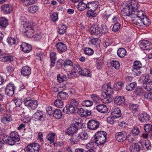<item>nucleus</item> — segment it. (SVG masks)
Here are the masks:
<instances>
[{"instance_id":"30","label":"nucleus","mask_w":152,"mask_h":152,"mask_svg":"<svg viewBox=\"0 0 152 152\" xmlns=\"http://www.w3.org/2000/svg\"><path fill=\"white\" fill-rule=\"evenodd\" d=\"M78 137L82 140H86L88 138V133L84 131L80 132L78 134Z\"/></svg>"},{"instance_id":"10","label":"nucleus","mask_w":152,"mask_h":152,"mask_svg":"<svg viewBox=\"0 0 152 152\" xmlns=\"http://www.w3.org/2000/svg\"><path fill=\"white\" fill-rule=\"evenodd\" d=\"M15 88V87L13 84H8L5 88L6 94L10 96H12L14 93Z\"/></svg>"},{"instance_id":"13","label":"nucleus","mask_w":152,"mask_h":152,"mask_svg":"<svg viewBox=\"0 0 152 152\" xmlns=\"http://www.w3.org/2000/svg\"><path fill=\"white\" fill-rule=\"evenodd\" d=\"M72 69L71 74L74 75V74L77 73L80 75V74H82L81 72L82 70V68L78 64H74L72 66Z\"/></svg>"},{"instance_id":"61","label":"nucleus","mask_w":152,"mask_h":152,"mask_svg":"<svg viewBox=\"0 0 152 152\" xmlns=\"http://www.w3.org/2000/svg\"><path fill=\"white\" fill-rule=\"evenodd\" d=\"M120 24L118 23H115L114 25L113 28V31L114 32L118 31L120 27Z\"/></svg>"},{"instance_id":"33","label":"nucleus","mask_w":152,"mask_h":152,"mask_svg":"<svg viewBox=\"0 0 152 152\" xmlns=\"http://www.w3.org/2000/svg\"><path fill=\"white\" fill-rule=\"evenodd\" d=\"M53 114L54 117L57 119H60L62 115V113L61 111L58 109H55L53 112Z\"/></svg>"},{"instance_id":"59","label":"nucleus","mask_w":152,"mask_h":152,"mask_svg":"<svg viewBox=\"0 0 152 152\" xmlns=\"http://www.w3.org/2000/svg\"><path fill=\"white\" fill-rule=\"evenodd\" d=\"M7 42L10 45H12L15 44V39L13 37H9L7 38Z\"/></svg>"},{"instance_id":"17","label":"nucleus","mask_w":152,"mask_h":152,"mask_svg":"<svg viewBox=\"0 0 152 152\" xmlns=\"http://www.w3.org/2000/svg\"><path fill=\"white\" fill-rule=\"evenodd\" d=\"M125 101V97L123 96H116L114 100V103L118 105H120L124 103Z\"/></svg>"},{"instance_id":"7","label":"nucleus","mask_w":152,"mask_h":152,"mask_svg":"<svg viewBox=\"0 0 152 152\" xmlns=\"http://www.w3.org/2000/svg\"><path fill=\"white\" fill-rule=\"evenodd\" d=\"M139 45L141 48L144 50H149L152 48V44L147 40L140 41Z\"/></svg>"},{"instance_id":"60","label":"nucleus","mask_w":152,"mask_h":152,"mask_svg":"<svg viewBox=\"0 0 152 152\" xmlns=\"http://www.w3.org/2000/svg\"><path fill=\"white\" fill-rule=\"evenodd\" d=\"M51 20L53 22H55L58 19V14L57 12H54L50 16Z\"/></svg>"},{"instance_id":"22","label":"nucleus","mask_w":152,"mask_h":152,"mask_svg":"<svg viewBox=\"0 0 152 152\" xmlns=\"http://www.w3.org/2000/svg\"><path fill=\"white\" fill-rule=\"evenodd\" d=\"M111 115L113 118H117L121 116V111L118 108H114L111 113Z\"/></svg>"},{"instance_id":"44","label":"nucleus","mask_w":152,"mask_h":152,"mask_svg":"<svg viewBox=\"0 0 152 152\" xmlns=\"http://www.w3.org/2000/svg\"><path fill=\"white\" fill-rule=\"evenodd\" d=\"M95 145V142H90L86 145V146L87 149L90 150H93V149L96 148Z\"/></svg>"},{"instance_id":"6","label":"nucleus","mask_w":152,"mask_h":152,"mask_svg":"<svg viewBox=\"0 0 152 152\" xmlns=\"http://www.w3.org/2000/svg\"><path fill=\"white\" fill-rule=\"evenodd\" d=\"M102 89L105 95H111L113 92V89L111 87V82L107 83L106 85L103 86Z\"/></svg>"},{"instance_id":"32","label":"nucleus","mask_w":152,"mask_h":152,"mask_svg":"<svg viewBox=\"0 0 152 152\" xmlns=\"http://www.w3.org/2000/svg\"><path fill=\"white\" fill-rule=\"evenodd\" d=\"M7 19L3 17H0V26L4 29L8 25Z\"/></svg>"},{"instance_id":"54","label":"nucleus","mask_w":152,"mask_h":152,"mask_svg":"<svg viewBox=\"0 0 152 152\" xmlns=\"http://www.w3.org/2000/svg\"><path fill=\"white\" fill-rule=\"evenodd\" d=\"M95 11L88 10L87 13V16L89 18L95 17L96 14L95 12Z\"/></svg>"},{"instance_id":"47","label":"nucleus","mask_w":152,"mask_h":152,"mask_svg":"<svg viewBox=\"0 0 152 152\" xmlns=\"http://www.w3.org/2000/svg\"><path fill=\"white\" fill-rule=\"evenodd\" d=\"M84 52L86 54L89 56L91 55L94 53V50L92 49L87 47L84 48Z\"/></svg>"},{"instance_id":"42","label":"nucleus","mask_w":152,"mask_h":152,"mask_svg":"<svg viewBox=\"0 0 152 152\" xmlns=\"http://www.w3.org/2000/svg\"><path fill=\"white\" fill-rule=\"evenodd\" d=\"M136 85V83L135 82L132 83L126 86V89L128 91H132L134 89Z\"/></svg>"},{"instance_id":"20","label":"nucleus","mask_w":152,"mask_h":152,"mask_svg":"<svg viewBox=\"0 0 152 152\" xmlns=\"http://www.w3.org/2000/svg\"><path fill=\"white\" fill-rule=\"evenodd\" d=\"M21 75L24 76H28L31 73V69L29 67L27 66H23L21 71Z\"/></svg>"},{"instance_id":"50","label":"nucleus","mask_w":152,"mask_h":152,"mask_svg":"<svg viewBox=\"0 0 152 152\" xmlns=\"http://www.w3.org/2000/svg\"><path fill=\"white\" fill-rule=\"evenodd\" d=\"M12 120V118L9 116H7L1 118V121L2 123H8Z\"/></svg>"},{"instance_id":"29","label":"nucleus","mask_w":152,"mask_h":152,"mask_svg":"<svg viewBox=\"0 0 152 152\" xmlns=\"http://www.w3.org/2000/svg\"><path fill=\"white\" fill-rule=\"evenodd\" d=\"M118 56L121 58H124L126 54V50L124 48H119L117 52Z\"/></svg>"},{"instance_id":"18","label":"nucleus","mask_w":152,"mask_h":152,"mask_svg":"<svg viewBox=\"0 0 152 152\" xmlns=\"http://www.w3.org/2000/svg\"><path fill=\"white\" fill-rule=\"evenodd\" d=\"M2 140L3 141H4V142H5L7 144H8L11 145H15V142H16L10 136H6L3 137Z\"/></svg>"},{"instance_id":"9","label":"nucleus","mask_w":152,"mask_h":152,"mask_svg":"<svg viewBox=\"0 0 152 152\" xmlns=\"http://www.w3.org/2000/svg\"><path fill=\"white\" fill-rule=\"evenodd\" d=\"M127 134L126 132L123 131L118 132L115 134V138L119 142H122L125 140L127 138Z\"/></svg>"},{"instance_id":"25","label":"nucleus","mask_w":152,"mask_h":152,"mask_svg":"<svg viewBox=\"0 0 152 152\" xmlns=\"http://www.w3.org/2000/svg\"><path fill=\"white\" fill-rule=\"evenodd\" d=\"M129 149L131 152H139L141 147L138 143H135L130 146Z\"/></svg>"},{"instance_id":"56","label":"nucleus","mask_w":152,"mask_h":152,"mask_svg":"<svg viewBox=\"0 0 152 152\" xmlns=\"http://www.w3.org/2000/svg\"><path fill=\"white\" fill-rule=\"evenodd\" d=\"M82 105L85 107H90L93 104L92 101L89 100H85L82 102Z\"/></svg>"},{"instance_id":"43","label":"nucleus","mask_w":152,"mask_h":152,"mask_svg":"<svg viewBox=\"0 0 152 152\" xmlns=\"http://www.w3.org/2000/svg\"><path fill=\"white\" fill-rule=\"evenodd\" d=\"M23 1L24 5L28 6L34 4L36 1V0H21Z\"/></svg>"},{"instance_id":"63","label":"nucleus","mask_w":152,"mask_h":152,"mask_svg":"<svg viewBox=\"0 0 152 152\" xmlns=\"http://www.w3.org/2000/svg\"><path fill=\"white\" fill-rule=\"evenodd\" d=\"M140 133V131L138 128L137 127H134L132 130L131 134L135 135H137Z\"/></svg>"},{"instance_id":"21","label":"nucleus","mask_w":152,"mask_h":152,"mask_svg":"<svg viewBox=\"0 0 152 152\" xmlns=\"http://www.w3.org/2000/svg\"><path fill=\"white\" fill-rule=\"evenodd\" d=\"M98 2L96 1L89 2L87 4V8L89 10H95L98 8Z\"/></svg>"},{"instance_id":"38","label":"nucleus","mask_w":152,"mask_h":152,"mask_svg":"<svg viewBox=\"0 0 152 152\" xmlns=\"http://www.w3.org/2000/svg\"><path fill=\"white\" fill-rule=\"evenodd\" d=\"M144 87L147 91H150L152 90V79L147 82L144 85Z\"/></svg>"},{"instance_id":"3","label":"nucleus","mask_w":152,"mask_h":152,"mask_svg":"<svg viewBox=\"0 0 152 152\" xmlns=\"http://www.w3.org/2000/svg\"><path fill=\"white\" fill-rule=\"evenodd\" d=\"M25 152H39L40 146L37 143H32L27 145L24 149Z\"/></svg>"},{"instance_id":"41","label":"nucleus","mask_w":152,"mask_h":152,"mask_svg":"<svg viewBox=\"0 0 152 152\" xmlns=\"http://www.w3.org/2000/svg\"><path fill=\"white\" fill-rule=\"evenodd\" d=\"M10 136L16 142H18L20 140L19 136L17 132H14L11 133Z\"/></svg>"},{"instance_id":"16","label":"nucleus","mask_w":152,"mask_h":152,"mask_svg":"<svg viewBox=\"0 0 152 152\" xmlns=\"http://www.w3.org/2000/svg\"><path fill=\"white\" fill-rule=\"evenodd\" d=\"M22 51L25 53L29 52L32 50V47L31 45L25 42H23L20 45Z\"/></svg>"},{"instance_id":"15","label":"nucleus","mask_w":152,"mask_h":152,"mask_svg":"<svg viewBox=\"0 0 152 152\" xmlns=\"http://www.w3.org/2000/svg\"><path fill=\"white\" fill-rule=\"evenodd\" d=\"M1 60L4 62H10L13 60V58L9 54L4 53L0 57Z\"/></svg>"},{"instance_id":"48","label":"nucleus","mask_w":152,"mask_h":152,"mask_svg":"<svg viewBox=\"0 0 152 152\" xmlns=\"http://www.w3.org/2000/svg\"><path fill=\"white\" fill-rule=\"evenodd\" d=\"M149 77L148 75L145 74L143 75L141 77V79L144 85L146 83L147 81H150L151 79H149Z\"/></svg>"},{"instance_id":"37","label":"nucleus","mask_w":152,"mask_h":152,"mask_svg":"<svg viewBox=\"0 0 152 152\" xmlns=\"http://www.w3.org/2000/svg\"><path fill=\"white\" fill-rule=\"evenodd\" d=\"M54 103L56 106L59 108H62L64 106V102L59 99L55 100Z\"/></svg>"},{"instance_id":"40","label":"nucleus","mask_w":152,"mask_h":152,"mask_svg":"<svg viewBox=\"0 0 152 152\" xmlns=\"http://www.w3.org/2000/svg\"><path fill=\"white\" fill-rule=\"evenodd\" d=\"M43 113L42 111L39 110L37 111L34 114V117L31 118V120L37 121L38 118L39 116L42 115V114Z\"/></svg>"},{"instance_id":"36","label":"nucleus","mask_w":152,"mask_h":152,"mask_svg":"<svg viewBox=\"0 0 152 152\" xmlns=\"http://www.w3.org/2000/svg\"><path fill=\"white\" fill-rule=\"evenodd\" d=\"M79 124H70L69 127H68L69 129L72 132L73 134L76 133L80 127H78Z\"/></svg>"},{"instance_id":"23","label":"nucleus","mask_w":152,"mask_h":152,"mask_svg":"<svg viewBox=\"0 0 152 152\" xmlns=\"http://www.w3.org/2000/svg\"><path fill=\"white\" fill-rule=\"evenodd\" d=\"M77 113L81 116L84 117L91 115V111H88L87 110H85L81 108L78 110Z\"/></svg>"},{"instance_id":"55","label":"nucleus","mask_w":152,"mask_h":152,"mask_svg":"<svg viewBox=\"0 0 152 152\" xmlns=\"http://www.w3.org/2000/svg\"><path fill=\"white\" fill-rule=\"evenodd\" d=\"M111 65L115 69H118L120 66L119 62L117 61H113L111 62Z\"/></svg>"},{"instance_id":"57","label":"nucleus","mask_w":152,"mask_h":152,"mask_svg":"<svg viewBox=\"0 0 152 152\" xmlns=\"http://www.w3.org/2000/svg\"><path fill=\"white\" fill-rule=\"evenodd\" d=\"M91 98L95 102H98L100 100V98L96 94H92L91 96Z\"/></svg>"},{"instance_id":"53","label":"nucleus","mask_w":152,"mask_h":152,"mask_svg":"<svg viewBox=\"0 0 152 152\" xmlns=\"http://www.w3.org/2000/svg\"><path fill=\"white\" fill-rule=\"evenodd\" d=\"M107 26L105 24L102 25L100 28V34H104L107 31Z\"/></svg>"},{"instance_id":"2","label":"nucleus","mask_w":152,"mask_h":152,"mask_svg":"<svg viewBox=\"0 0 152 152\" xmlns=\"http://www.w3.org/2000/svg\"><path fill=\"white\" fill-rule=\"evenodd\" d=\"M107 134L104 131H99L96 132L94 136L95 142L98 145L104 144L106 142Z\"/></svg>"},{"instance_id":"11","label":"nucleus","mask_w":152,"mask_h":152,"mask_svg":"<svg viewBox=\"0 0 152 152\" xmlns=\"http://www.w3.org/2000/svg\"><path fill=\"white\" fill-rule=\"evenodd\" d=\"M56 47L57 50L58 52L60 53L65 52L67 49L66 45L62 42L56 43Z\"/></svg>"},{"instance_id":"62","label":"nucleus","mask_w":152,"mask_h":152,"mask_svg":"<svg viewBox=\"0 0 152 152\" xmlns=\"http://www.w3.org/2000/svg\"><path fill=\"white\" fill-rule=\"evenodd\" d=\"M72 138L70 139V141L71 142V143L74 144L76 143L78 141V136H72Z\"/></svg>"},{"instance_id":"5","label":"nucleus","mask_w":152,"mask_h":152,"mask_svg":"<svg viewBox=\"0 0 152 152\" xmlns=\"http://www.w3.org/2000/svg\"><path fill=\"white\" fill-rule=\"evenodd\" d=\"M102 89L105 95H111L113 92V89L111 87V82L107 83L106 85L103 86Z\"/></svg>"},{"instance_id":"28","label":"nucleus","mask_w":152,"mask_h":152,"mask_svg":"<svg viewBox=\"0 0 152 152\" xmlns=\"http://www.w3.org/2000/svg\"><path fill=\"white\" fill-rule=\"evenodd\" d=\"M112 97H111L110 95H105V96L103 95L102 96V101L104 103L107 104L113 101Z\"/></svg>"},{"instance_id":"45","label":"nucleus","mask_w":152,"mask_h":152,"mask_svg":"<svg viewBox=\"0 0 152 152\" xmlns=\"http://www.w3.org/2000/svg\"><path fill=\"white\" fill-rule=\"evenodd\" d=\"M123 85L121 82H118L116 83H114L113 85V87L117 90H120L122 88V87Z\"/></svg>"},{"instance_id":"52","label":"nucleus","mask_w":152,"mask_h":152,"mask_svg":"<svg viewBox=\"0 0 152 152\" xmlns=\"http://www.w3.org/2000/svg\"><path fill=\"white\" fill-rule=\"evenodd\" d=\"M87 126L90 129L95 130L99 126V124H87Z\"/></svg>"},{"instance_id":"51","label":"nucleus","mask_w":152,"mask_h":152,"mask_svg":"<svg viewBox=\"0 0 152 152\" xmlns=\"http://www.w3.org/2000/svg\"><path fill=\"white\" fill-rule=\"evenodd\" d=\"M55 134L52 133H50L47 137V139L49 141L50 143H53L54 142L55 139Z\"/></svg>"},{"instance_id":"27","label":"nucleus","mask_w":152,"mask_h":152,"mask_svg":"<svg viewBox=\"0 0 152 152\" xmlns=\"http://www.w3.org/2000/svg\"><path fill=\"white\" fill-rule=\"evenodd\" d=\"M1 9L5 13H9L12 10V7L10 4H5L1 6Z\"/></svg>"},{"instance_id":"1","label":"nucleus","mask_w":152,"mask_h":152,"mask_svg":"<svg viewBox=\"0 0 152 152\" xmlns=\"http://www.w3.org/2000/svg\"><path fill=\"white\" fill-rule=\"evenodd\" d=\"M137 0L127 1L123 4V9L121 11L122 15L128 16L131 18L132 21L134 24L141 26L144 25L149 26L151 24L150 20L145 15L144 11L138 9Z\"/></svg>"},{"instance_id":"26","label":"nucleus","mask_w":152,"mask_h":152,"mask_svg":"<svg viewBox=\"0 0 152 152\" xmlns=\"http://www.w3.org/2000/svg\"><path fill=\"white\" fill-rule=\"evenodd\" d=\"M130 109L134 115L137 116L139 115V112L138 111V107L137 104H132L130 105Z\"/></svg>"},{"instance_id":"58","label":"nucleus","mask_w":152,"mask_h":152,"mask_svg":"<svg viewBox=\"0 0 152 152\" xmlns=\"http://www.w3.org/2000/svg\"><path fill=\"white\" fill-rule=\"evenodd\" d=\"M144 128V129L147 132H149L152 130V125L151 124H145Z\"/></svg>"},{"instance_id":"8","label":"nucleus","mask_w":152,"mask_h":152,"mask_svg":"<svg viewBox=\"0 0 152 152\" xmlns=\"http://www.w3.org/2000/svg\"><path fill=\"white\" fill-rule=\"evenodd\" d=\"M24 104L26 106L30 107L31 109L34 110L37 107L38 102L37 100L26 99L24 101Z\"/></svg>"},{"instance_id":"31","label":"nucleus","mask_w":152,"mask_h":152,"mask_svg":"<svg viewBox=\"0 0 152 152\" xmlns=\"http://www.w3.org/2000/svg\"><path fill=\"white\" fill-rule=\"evenodd\" d=\"M77 8L80 11H83L87 8V4L83 2V1H81L77 6Z\"/></svg>"},{"instance_id":"64","label":"nucleus","mask_w":152,"mask_h":152,"mask_svg":"<svg viewBox=\"0 0 152 152\" xmlns=\"http://www.w3.org/2000/svg\"><path fill=\"white\" fill-rule=\"evenodd\" d=\"M14 101L17 107H19L22 103V101L20 99H17L14 100Z\"/></svg>"},{"instance_id":"34","label":"nucleus","mask_w":152,"mask_h":152,"mask_svg":"<svg viewBox=\"0 0 152 152\" xmlns=\"http://www.w3.org/2000/svg\"><path fill=\"white\" fill-rule=\"evenodd\" d=\"M57 96L58 99H61L64 100L66 99L68 97V95L66 92L60 91L58 93Z\"/></svg>"},{"instance_id":"46","label":"nucleus","mask_w":152,"mask_h":152,"mask_svg":"<svg viewBox=\"0 0 152 152\" xmlns=\"http://www.w3.org/2000/svg\"><path fill=\"white\" fill-rule=\"evenodd\" d=\"M39 9L38 6L36 5H33L28 8L29 11L31 13H35Z\"/></svg>"},{"instance_id":"4","label":"nucleus","mask_w":152,"mask_h":152,"mask_svg":"<svg viewBox=\"0 0 152 152\" xmlns=\"http://www.w3.org/2000/svg\"><path fill=\"white\" fill-rule=\"evenodd\" d=\"M142 67V64L140 61H135L132 66L133 74L135 75H140L142 72L140 69Z\"/></svg>"},{"instance_id":"24","label":"nucleus","mask_w":152,"mask_h":152,"mask_svg":"<svg viewBox=\"0 0 152 152\" xmlns=\"http://www.w3.org/2000/svg\"><path fill=\"white\" fill-rule=\"evenodd\" d=\"M150 116L146 113H145L141 114L139 118V120L142 122H145L148 121Z\"/></svg>"},{"instance_id":"12","label":"nucleus","mask_w":152,"mask_h":152,"mask_svg":"<svg viewBox=\"0 0 152 152\" xmlns=\"http://www.w3.org/2000/svg\"><path fill=\"white\" fill-rule=\"evenodd\" d=\"M100 30V28L98 25H93L91 27L90 31L91 34L92 35H101Z\"/></svg>"},{"instance_id":"14","label":"nucleus","mask_w":152,"mask_h":152,"mask_svg":"<svg viewBox=\"0 0 152 152\" xmlns=\"http://www.w3.org/2000/svg\"><path fill=\"white\" fill-rule=\"evenodd\" d=\"M63 111L65 113L70 114L74 113L75 110L74 106L72 105H67L64 108Z\"/></svg>"},{"instance_id":"35","label":"nucleus","mask_w":152,"mask_h":152,"mask_svg":"<svg viewBox=\"0 0 152 152\" xmlns=\"http://www.w3.org/2000/svg\"><path fill=\"white\" fill-rule=\"evenodd\" d=\"M50 66H53L55 65V63L56 59V54L55 53L52 52L50 54Z\"/></svg>"},{"instance_id":"49","label":"nucleus","mask_w":152,"mask_h":152,"mask_svg":"<svg viewBox=\"0 0 152 152\" xmlns=\"http://www.w3.org/2000/svg\"><path fill=\"white\" fill-rule=\"evenodd\" d=\"M66 26L64 24H62L61 27L59 28L58 32L60 34H63L66 32Z\"/></svg>"},{"instance_id":"19","label":"nucleus","mask_w":152,"mask_h":152,"mask_svg":"<svg viewBox=\"0 0 152 152\" xmlns=\"http://www.w3.org/2000/svg\"><path fill=\"white\" fill-rule=\"evenodd\" d=\"M96 109L98 112L102 113H107L108 109L106 105L103 104H99L96 107Z\"/></svg>"},{"instance_id":"39","label":"nucleus","mask_w":152,"mask_h":152,"mask_svg":"<svg viewBox=\"0 0 152 152\" xmlns=\"http://www.w3.org/2000/svg\"><path fill=\"white\" fill-rule=\"evenodd\" d=\"M81 74H80V75H82L84 76H87L90 77L91 76L90 74V70L87 68H82V70L81 72Z\"/></svg>"}]
</instances>
